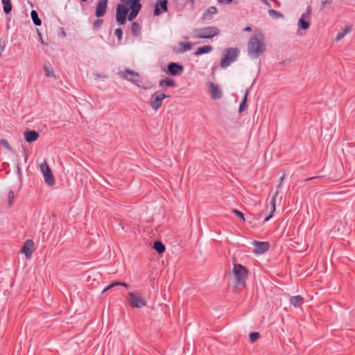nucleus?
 <instances>
[{"mask_svg":"<svg viewBox=\"0 0 355 355\" xmlns=\"http://www.w3.org/2000/svg\"><path fill=\"white\" fill-rule=\"evenodd\" d=\"M3 3V11L6 14L10 12L12 10V4L10 0H1Z\"/></svg>","mask_w":355,"mask_h":355,"instance_id":"nucleus-28","label":"nucleus"},{"mask_svg":"<svg viewBox=\"0 0 355 355\" xmlns=\"http://www.w3.org/2000/svg\"><path fill=\"white\" fill-rule=\"evenodd\" d=\"M168 97H170L169 95L164 93L159 92H155L150 98V107L155 111L158 110L162 105V101Z\"/></svg>","mask_w":355,"mask_h":355,"instance_id":"nucleus-6","label":"nucleus"},{"mask_svg":"<svg viewBox=\"0 0 355 355\" xmlns=\"http://www.w3.org/2000/svg\"><path fill=\"white\" fill-rule=\"evenodd\" d=\"M127 300L132 308L141 309L146 306V302L141 293H129Z\"/></svg>","mask_w":355,"mask_h":355,"instance_id":"nucleus-5","label":"nucleus"},{"mask_svg":"<svg viewBox=\"0 0 355 355\" xmlns=\"http://www.w3.org/2000/svg\"><path fill=\"white\" fill-rule=\"evenodd\" d=\"M41 171L44 175L45 182L49 186L53 187L55 184V179L54 176L52 173V171L46 164V162H44L40 165Z\"/></svg>","mask_w":355,"mask_h":355,"instance_id":"nucleus-7","label":"nucleus"},{"mask_svg":"<svg viewBox=\"0 0 355 355\" xmlns=\"http://www.w3.org/2000/svg\"><path fill=\"white\" fill-rule=\"evenodd\" d=\"M131 31L133 35L138 36L141 33V26L137 22H132Z\"/></svg>","mask_w":355,"mask_h":355,"instance_id":"nucleus-27","label":"nucleus"},{"mask_svg":"<svg viewBox=\"0 0 355 355\" xmlns=\"http://www.w3.org/2000/svg\"><path fill=\"white\" fill-rule=\"evenodd\" d=\"M168 72L171 76H178L184 71V67L178 62H171L167 67Z\"/></svg>","mask_w":355,"mask_h":355,"instance_id":"nucleus-13","label":"nucleus"},{"mask_svg":"<svg viewBox=\"0 0 355 355\" xmlns=\"http://www.w3.org/2000/svg\"><path fill=\"white\" fill-rule=\"evenodd\" d=\"M179 46H181V49L176 51L178 53H183L184 52L189 51L191 49L192 46L189 42H179Z\"/></svg>","mask_w":355,"mask_h":355,"instance_id":"nucleus-22","label":"nucleus"},{"mask_svg":"<svg viewBox=\"0 0 355 355\" xmlns=\"http://www.w3.org/2000/svg\"><path fill=\"white\" fill-rule=\"evenodd\" d=\"M275 196H273L271 199V205H272V207H271V210H270V214L269 216H268L265 219H264V222H267L272 217V214L273 213L275 212Z\"/></svg>","mask_w":355,"mask_h":355,"instance_id":"nucleus-31","label":"nucleus"},{"mask_svg":"<svg viewBox=\"0 0 355 355\" xmlns=\"http://www.w3.org/2000/svg\"><path fill=\"white\" fill-rule=\"evenodd\" d=\"M175 82L169 78H166L165 79L161 80L159 82V87H175Z\"/></svg>","mask_w":355,"mask_h":355,"instance_id":"nucleus-23","label":"nucleus"},{"mask_svg":"<svg viewBox=\"0 0 355 355\" xmlns=\"http://www.w3.org/2000/svg\"><path fill=\"white\" fill-rule=\"evenodd\" d=\"M265 51L263 35L259 31H256L248 42V53L250 58H259Z\"/></svg>","mask_w":355,"mask_h":355,"instance_id":"nucleus-1","label":"nucleus"},{"mask_svg":"<svg viewBox=\"0 0 355 355\" xmlns=\"http://www.w3.org/2000/svg\"><path fill=\"white\" fill-rule=\"evenodd\" d=\"M243 31L246 32H250L252 31V28L250 26H246Z\"/></svg>","mask_w":355,"mask_h":355,"instance_id":"nucleus-44","label":"nucleus"},{"mask_svg":"<svg viewBox=\"0 0 355 355\" xmlns=\"http://www.w3.org/2000/svg\"><path fill=\"white\" fill-rule=\"evenodd\" d=\"M248 91L246 90L245 91V93L244 94V96L239 105V112L241 113L242 112H243L245 108H246V102H247V97H248Z\"/></svg>","mask_w":355,"mask_h":355,"instance_id":"nucleus-30","label":"nucleus"},{"mask_svg":"<svg viewBox=\"0 0 355 355\" xmlns=\"http://www.w3.org/2000/svg\"><path fill=\"white\" fill-rule=\"evenodd\" d=\"M38 34H39V36L40 37V42H41V43H42V44H44V41H43V40H42V38L41 33H38Z\"/></svg>","mask_w":355,"mask_h":355,"instance_id":"nucleus-47","label":"nucleus"},{"mask_svg":"<svg viewBox=\"0 0 355 355\" xmlns=\"http://www.w3.org/2000/svg\"><path fill=\"white\" fill-rule=\"evenodd\" d=\"M153 249H155L158 254H162L165 251L166 248L162 241H156L153 243Z\"/></svg>","mask_w":355,"mask_h":355,"instance_id":"nucleus-24","label":"nucleus"},{"mask_svg":"<svg viewBox=\"0 0 355 355\" xmlns=\"http://www.w3.org/2000/svg\"><path fill=\"white\" fill-rule=\"evenodd\" d=\"M209 92L211 93V98L214 100L219 99L222 97L223 93L218 85L214 83H209Z\"/></svg>","mask_w":355,"mask_h":355,"instance_id":"nucleus-16","label":"nucleus"},{"mask_svg":"<svg viewBox=\"0 0 355 355\" xmlns=\"http://www.w3.org/2000/svg\"><path fill=\"white\" fill-rule=\"evenodd\" d=\"M268 12L269 16L273 19L284 18L283 14H282L280 12L275 10L273 9H269Z\"/></svg>","mask_w":355,"mask_h":355,"instance_id":"nucleus-29","label":"nucleus"},{"mask_svg":"<svg viewBox=\"0 0 355 355\" xmlns=\"http://www.w3.org/2000/svg\"><path fill=\"white\" fill-rule=\"evenodd\" d=\"M266 6H268V7H271V4L269 3L268 0H266V3H264Z\"/></svg>","mask_w":355,"mask_h":355,"instance_id":"nucleus-46","label":"nucleus"},{"mask_svg":"<svg viewBox=\"0 0 355 355\" xmlns=\"http://www.w3.org/2000/svg\"><path fill=\"white\" fill-rule=\"evenodd\" d=\"M232 212H233V213H234V214H236L239 218H240L243 221H245L244 214H243L241 211H239V210H237V209H233V210H232Z\"/></svg>","mask_w":355,"mask_h":355,"instance_id":"nucleus-38","label":"nucleus"},{"mask_svg":"<svg viewBox=\"0 0 355 355\" xmlns=\"http://www.w3.org/2000/svg\"><path fill=\"white\" fill-rule=\"evenodd\" d=\"M240 51L238 48H227L224 50L220 60V67L226 69L237 60Z\"/></svg>","mask_w":355,"mask_h":355,"instance_id":"nucleus-2","label":"nucleus"},{"mask_svg":"<svg viewBox=\"0 0 355 355\" xmlns=\"http://www.w3.org/2000/svg\"><path fill=\"white\" fill-rule=\"evenodd\" d=\"M233 275L234 276L236 286H244L245 285V282L248 275V270L245 266L240 263L234 264Z\"/></svg>","mask_w":355,"mask_h":355,"instance_id":"nucleus-4","label":"nucleus"},{"mask_svg":"<svg viewBox=\"0 0 355 355\" xmlns=\"http://www.w3.org/2000/svg\"><path fill=\"white\" fill-rule=\"evenodd\" d=\"M332 1H333V0H324V1H322V4L324 5V4H327V3H331Z\"/></svg>","mask_w":355,"mask_h":355,"instance_id":"nucleus-45","label":"nucleus"},{"mask_svg":"<svg viewBox=\"0 0 355 355\" xmlns=\"http://www.w3.org/2000/svg\"><path fill=\"white\" fill-rule=\"evenodd\" d=\"M39 137V133L35 130H29L24 132V139L28 143H32L36 141Z\"/></svg>","mask_w":355,"mask_h":355,"instance_id":"nucleus-19","label":"nucleus"},{"mask_svg":"<svg viewBox=\"0 0 355 355\" xmlns=\"http://www.w3.org/2000/svg\"><path fill=\"white\" fill-rule=\"evenodd\" d=\"M220 31L215 26H207L202 28H195L193 30L194 39H211L219 35Z\"/></svg>","mask_w":355,"mask_h":355,"instance_id":"nucleus-3","label":"nucleus"},{"mask_svg":"<svg viewBox=\"0 0 355 355\" xmlns=\"http://www.w3.org/2000/svg\"><path fill=\"white\" fill-rule=\"evenodd\" d=\"M0 145L2 146L3 148L7 149L9 151H12V149L11 146H10L8 141L6 139H2L0 140Z\"/></svg>","mask_w":355,"mask_h":355,"instance_id":"nucleus-33","label":"nucleus"},{"mask_svg":"<svg viewBox=\"0 0 355 355\" xmlns=\"http://www.w3.org/2000/svg\"><path fill=\"white\" fill-rule=\"evenodd\" d=\"M44 71L45 72V75L47 77H54V72L53 68L50 65L45 64L44 66Z\"/></svg>","mask_w":355,"mask_h":355,"instance_id":"nucleus-32","label":"nucleus"},{"mask_svg":"<svg viewBox=\"0 0 355 355\" xmlns=\"http://www.w3.org/2000/svg\"><path fill=\"white\" fill-rule=\"evenodd\" d=\"M114 34L119 41L121 40L122 35H123V31H122L121 28H116L115 30Z\"/></svg>","mask_w":355,"mask_h":355,"instance_id":"nucleus-37","label":"nucleus"},{"mask_svg":"<svg viewBox=\"0 0 355 355\" xmlns=\"http://www.w3.org/2000/svg\"><path fill=\"white\" fill-rule=\"evenodd\" d=\"M311 9L310 6L307 7L306 12H303L298 21V25L300 28L306 30L310 26L309 18L311 16Z\"/></svg>","mask_w":355,"mask_h":355,"instance_id":"nucleus-10","label":"nucleus"},{"mask_svg":"<svg viewBox=\"0 0 355 355\" xmlns=\"http://www.w3.org/2000/svg\"><path fill=\"white\" fill-rule=\"evenodd\" d=\"M254 246V253L262 254L268 250L270 245L268 242L254 241L253 242Z\"/></svg>","mask_w":355,"mask_h":355,"instance_id":"nucleus-14","label":"nucleus"},{"mask_svg":"<svg viewBox=\"0 0 355 355\" xmlns=\"http://www.w3.org/2000/svg\"><path fill=\"white\" fill-rule=\"evenodd\" d=\"M114 284H116V286L121 285L125 288H128V285L125 282H114Z\"/></svg>","mask_w":355,"mask_h":355,"instance_id":"nucleus-42","label":"nucleus"},{"mask_svg":"<svg viewBox=\"0 0 355 355\" xmlns=\"http://www.w3.org/2000/svg\"><path fill=\"white\" fill-rule=\"evenodd\" d=\"M115 286H116V284H114V282H113V283H112V284H110L108 286H107L106 288H105L103 289V293L106 292L107 291H108L109 289H110V288H112L114 287Z\"/></svg>","mask_w":355,"mask_h":355,"instance_id":"nucleus-39","label":"nucleus"},{"mask_svg":"<svg viewBox=\"0 0 355 355\" xmlns=\"http://www.w3.org/2000/svg\"><path fill=\"white\" fill-rule=\"evenodd\" d=\"M108 0H100L96 6L95 15L97 17H103L107 10V4Z\"/></svg>","mask_w":355,"mask_h":355,"instance_id":"nucleus-17","label":"nucleus"},{"mask_svg":"<svg viewBox=\"0 0 355 355\" xmlns=\"http://www.w3.org/2000/svg\"><path fill=\"white\" fill-rule=\"evenodd\" d=\"M103 23V19H97L93 23V28L94 29H98L102 26Z\"/></svg>","mask_w":355,"mask_h":355,"instance_id":"nucleus-35","label":"nucleus"},{"mask_svg":"<svg viewBox=\"0 0 355 355\" xmlns=\"http://www.w3.org/2000/svg\"><path fill=\"white\" fill-rule=\"evenodd\" d=\"M8 206L10 207L12 204V201L15 198V194L12 191H10L8 194Z\"/></svg>","mask_w":355,"mask_h":355,"instance_id":"nucleus-36","label":"nucleus"},{"mask_svg":"<svg viewBox=\"0 0 355 355\" xmlns=\"http://www.w3.org/2000/svg\"><path fill=\"white\" fill-rule=\"evenodd\" d=\"M218 1L223 4H230L233 1V0H218Z\"/></svg>","mask_w":355,"mask_h":355,"instance_id":"nucleus-41","label":"nucleus"},{"mask_svg":"<svg viewBox=\"0 0 355 355\" xmlns=\"http://www.w3.org/2000/svg\"><path fill=\"white\" fill-rule=\"evenodd\" d=\"M303 297L301 295H295L293 296L291 298V304L294 306L295 307H297L299 304H302L303 302Z\"/></svg>","mask_w":355,"mask_h":355,"instance_id":"nucleus-26","label":"nucleus"},{"mask_svg":"<svg viewBox=\"0 0 355 355\" xmlns=\"http://www.w3.org/2000/svg\"><path fill=\"white\" fill-rule=\"evenodd\" d=\"M283 179H284V176H282L280 178V180L282 181V180H283Z\"/></svg>","mask_w":355,"mask_h":355,"instance_id":"nucleus-51","label":"nucleus"},{"mask_svg":"<svg viewBox=\"0 0 355 355\" xmlns=\"http://www.w3.org/2000/svg\"><path fill=\"white\" fill-rule=\"evenodd\" d=\"M6 48L5 44H2L1 40L0 39V56L1 55L2 53L4 51Z\"/></svg>","mask_w":355,"mask_h":355,"instance_id":"nucleus-40","label":"nucleus"},{"mask_svg":"<svg viewBox=\"0 0 355 355\" xmlns=\"http://www.w3.org/2000/svg\"><path fill=\"white\" fill-rule=\"evenodd\" d=\"M81 2H86L87 0H80Z\"/></svg>","mask_w":355,"mask_h":355,"instance_id":"nucleus-50","label":"nucleus"},{"mask_svg":"<svg viewBox=\"0 0 355 355\" xmlns=\"http://www.w3.org/2000/svg\"><path fill=\"white\" fill-rule=\"evenodd\" d=\"M213 50V46L211 45L203 46L199 47L197 51L194 53L196 56H198L202 54L208 53Z\"/></svg>","mask_w":355,"mask_h":355,"instance_id":"nucleus-20","label":"nucleus"},{"mask_svg":"<svg viewBox=\"0 0 355 355\" xmlns=\"http://www.w3.org/2000/svg\"><path fill=\"white\" fill-rule=\"evenodd\" d=\"M16 171L17 174L19 175L21 174V168L18 164L16 166Z\"/></svg>","mask_w":355,"mask_h":355,"instance_id":"nucleus-43","label":"nucleus"},{"mask_svg":"<svg viewBox=\"0 0 355 355\" xmlns=\"http://www.w3.org/2000/svg\"><path fill=\"white\" fill-rule=\"evenodd\" d=\"M263 3H266V0H261Z\"/></svg>","mask_w":355,"mask_h":355,"instance_id":"nucleus-49","label":"nucleus"},{"mask_svg":"<svg viewBox=\"0 0 355 355\" xmlns=\"http://www.w3.org/2000/svg\"><path fill=\"white\" fill-rule=\"evenodd\" d=\"M168 0H158L155 6L153 14L155 16H159L162 12L168 11Z\"/></svg>","mask_w":355,"mask_h":355,"instance_id":"nucleus-12","label":"nucleus"},{"mask_svg":"<svg viewBox=\"0 0 355 355\" xmlns=\"http://www.w3.org/2000/svg\"><path fill=\"white\" fill-rule=\"evenodd\" d=\"M260 336L259 332H252L250 334L249 337L251 342H254L257 340Z\"/></svg>","mask_w":355,"mask_h":355,"instance_id":"nucleus-34","label":"nucleus"},{"mask_svg":"<svg viewBox=\"0 0 355 355\" xmlns=\"http://www.w3.org/2000/svg\"><path fill=\"white\" fill-rule=\"evenodd\" d=\"M128 12V8L122 4H119L116 8V21L120 25H123L125 23L126 17Z\"/></svg>","mask_w":355,"mask_h":355,"instance_id":"nucleus-9","label":"nucleus"},{"mask_svg":"<svg viewBox=\"0 0 355 355\" xmlns=\"http://www.w3.org/2000/svg\"><path fill=\"white\" fill-rule=\"evenodd\" d=\"M121 76L123 78L130 81L132 83L137 85V87H139V83L141 81H140L139 75L138 73H137L131 69H125V71H123V73L121 75Z\"/></svg>","mask_w":355,"mask_h":355,"instance_id":"nucleus-8","label":"nucleus"},{"mask_svg":"<svg viewBox=\"0 0 355 355\" xmlns=\"http://www.w3.org/2000/svg\"><path fill=\"white\" fill-rule=\"evenodd\" d=\"M218 10L215 6H210L203 12L201 19L203 21H209L213 18L214 15L216 14Z\"/></svg>","mask_w":355,"mask_h":355,"instance_id":"nucleus-18","label":"nucleus"},{"mask_svg":"<svg viewBox=\"0 0 355 355\" xmlns=\"http://www.w3.org/2000/svg\"><path fill=\"white\" fill-rule=\"evenodd\" d=\"M141 0H132L130 3L131 10L128 15V19L132 21L139 12L141 8Z\"/></svg>","mask_w":355,"mask_h":355,"instance_id":"nucleus-11","label":"nucleus"},{"mask_svg":"<svg viewBox=\"0 0 355 355\" xmlns=\"http://www.w3.org/2000/svg\"><path fill=\"white\" fill-rule=\"evenodd\" d=\"M351 31L350 26H345L344 28H343L340 31H339L336 37L335 40L336 42L343 39L347 33H349Z\"/></svg>","mask_w":355,"mask_h":355,"instance_id":"nucleus-21","label":"nucleus"},{"mask_svg":"<svg viewBox=\"0 0 355 355\" xmlns=\"http://www.w3.org/2000/svg\"><path fill=\"white\" fill-rule=\"evenodd\" d=\"M34 243L32 240L26 241L21 248V252L24 253L27 259L31 258L33 252Z\"/></svg>","mask_w":355,"mask_h":355,"instance_id":"nucleus-15","label":"nucleus"},{"mask_svg":"<svg viewBox=\"0 0 355 355\" xmlns=\"http://www.w3.org/2000/svg\"><path fill=\"white\" fill-rule=\"evenodd\" d=\"M31 19L33 20V24L35 26H41L42 21L39 18L38 14H37L36 10H31Z\"/></svg>","mask_w":355,"mask_h":355,"instance_id":"nucleus-25","label":"nucleus"},{"mask_svg":"<svg viewBox=\"0 0 355 355\" xmlns=\"http://www.w3.org/2000/svg\"><path fill=\"white\" fill-rule=\"evenodd\" d=\"M191 5L193 6L195 3V0H189Z\"/></svg>","mask_w":355,"mask_h":355,"instance_id":"nucleus-48","label":"nucleus"}]
</instances>
